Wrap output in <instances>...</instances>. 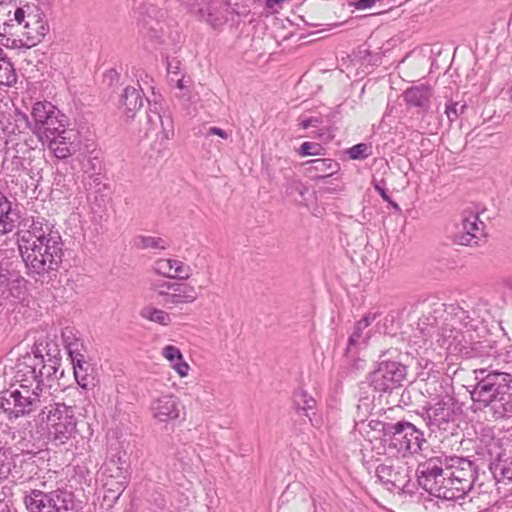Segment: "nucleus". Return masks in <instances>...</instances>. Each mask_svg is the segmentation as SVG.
<instances>
[{
    "label": "nucleus",
    "mask_w": 512,
    "mask_h": 512,
    "mask_svg": "<svg viewBox=\"0 0 512 512\" xmlns=\"http://www.w3.org/2000/svg\"><path fill=\"white\" fill-rule=\"evenodd\" d=\"M18 247L25 264L38 274L57 269L62 261V242L59 236L22 231Z\"/></svg>",
    "instance_id": "1"
},
{
    "label": "nucleus",
    "mask_w": 512,
    "mask_h": 512,
    "mask_svg": "<svg viewBox=\"0 0 512 512\" xmlns=\"http://www.w3.org/2000/svg\"><path fill=\"white\" fill-rule=\"evenodd\" d=\"M472 400L492 406L495 414L503 416L512 409V377L505 373L489 374L471 393Z\"/></svg>",
    "instance_id": "2"
},
{
    "label": "nucleus",
    "mask_w": 512,
    "mask_h": 512,
    "mask_svg": "<svg viewBox=\"0 0 512 512\" xmlns=\"http://www.w3.org/2000/svg\"><path fill=\"white\" fill-rule=\"evenodd\" d=\"M41 422L52 439L59 444H65L77 427L72 408L63 403L46 406L41 412Z\"/></svg>",
    "instance_id": "3"
},
{
    "label": "nucleus",
    "mask_w": 512,
    "mask_h": 512,
    "mask_svg": "<svg viewBox=\"0 0 512 512\" xmlns=\"http://www.w3.org/2000/svg\"><path fill=\"white\" fill-rule=\"evenodd\" d=\"M13 20L20 27V33L29 47L42 42L50 30L45 14L35 5L18 7L14 11Z\"/></svg>",
    "instance_id": "4"
},
{
    "label": "nucleus",
    "mask_w": 512,
    "mask_h": 512,
    "mask_svg": "<svg viewBox=\"0 0 512 512\" xmlns=\"http://www.w3.org/2000/svg\"><path fill=\"white\" fill-rule=\"evenodd\" d=\"M24 504L29 512H73L75 506L73 494L61 489L30 490L24 496Z\"/></svg>",
    "instance_id": "5"
},
{
    "label": "nucleus",
    "mask_w": 512,
    "mask_h": 512,
    "mask_svg": "<svg viewBox=\"0 0 512 512\" xmlns=\"http://www.w3.org/2000/svg\"><path fill=\"white\" fill-rule=\"evenodd\" d=\"M32 131L44 142V138H51L64 127V115L49 101L35 102L31 109Z\"/></svg>",
    "instance_id": "6"
},
{
    "label": "nucleus",
    "mask_w": 512,
    "mask_h": 512,
    "mask_svg": "<svg viewBox=\"0 0 512 512\" xmlns=\"http://www.w3.org/2000/svg\"><path fill=\"white\" fill-rule=\"evenodd\" d=\"M42 388L39 381L34 380L30 385L21 384L11 391L1 403L3 410L10 418H18L35 410L40 402Z\"/></svg>",
    "instance_id": "7"
},
{
    "label": "nucleus",
    "mask_w": 512,
    "mask_h": 512,
    "mask_svg": "<svg viewBox=\"0 0 512 512\" xmlns=\"http://www.w3.org/2000/svg\"><path fill=\"white\" fill-rule=\"evenodd\" d=\"M149 290L168 307L191 304L197 299V293L193 286L165 280L152 281Z\"/></svg>",
    "instance_id": "8"
},
{
    "label": "nucleus",
    "mask_w": 512,
    "mask_h": 512,
    "mask_svg": "<svg viewBox=\"0 0 512 512\" xmlns=\"http://www.w3.org/2000/svg\"><path fill=\"white\" fill-rule=\"evenodd\" d=\"M443 467L436 465L429 466L423 476V486L432 495L447 500L461 498L466 492H458L455 495L452 493L455 491L452 488H456L452 477H447Z\"/></svg>",
    "instance_id": "9"
},
{
    "label": "nucleus",
    "mask_w": 512,
    "mask_h": 512,
    "mask_svg": "<svg viewBox=\"0 0 512 512\" xmlns=\"http://www.w3.org/2000/svg\"><path fill=\"white\" fill-rule=\"evenodd\" d=\"M150 413L158 422H174L185 416L186 409L182 401L173 393L162 394L151 400Z\"/></svg>",
    "instance_id": "10"
},
{
    "label": "nucleus",
    "mask_w": 512,
    "mask_h": 512,
    "mask_svg": "<svg viewBox=\"0 0 512 512\" xmlns=\"http://www.w3.org/2000/svg\"><path fill=\"white\" fill-rule=\"evenodd\" d=\"M443 469L446 470L447 477H452L456 486V488H453L455 491L452 495L470 490L473 481V470L472 463L469 460L457 456L446 458Z\"/></svg>",
    "instance_id": "11"
},
{
    "label": "nucleus",
    "mask_w": 512,
    "mask_h": 512,
    "mask_svg": "<svg viewBox=\"0 0 512 512\" xmlns=\"http://www.w3.org/2000/svg\"><path fill=\"white\" fill-rule=\"evenodd\" d=\"M404 367L395 361L382 362L372 375V383L379 391L392 389L403 380Z\"/></svg>",
    "instance_id": "12"
},
{
    "label": "nucleus",
    "mask_w": 512,
    "mask_h": 512,
    "mask_svg": "<svg viewBox=\"0 0 512 512\" xmlns=\"http://www.w3.org/2000/svg\"><path fill=\"white\" fill-rule=\"evenodd\" d=\"M152 271L166 279L188 280L192 276L190 265L175 257H163L155 260Z\"/></svg>",
    "instance_id": "13"
},
{
    "label": "nucleus",
    "mask_w": 512,
    "mask_h": 512,
    "mask_svg": "<svg viewBox=\"0 0 512 512\" xmlns=\"http://www.w3.org/2000/svg\"><path fill=\"white\" fill-rule=\"evenodd\" d=\"M72 138V131L66 130L64 126L62 127V131H59L56 135H52L51 138H44V141L49 142L48 147L55 157L65 159L73 153Z\"/></svg>",
    "instance_id": "14"
},
{
    "label": "nucleus",
    "mask_w": 512,
    "mask_h": 512,
    "mask_svg": "<svg viewBox=\"0 0 512 512\" xmlns=\"http://www.w3.org/2000/svg\"><path fill=\"white\" fill-rule=\"evenodd\" d=\"M391 429L393 444L399 450H410L412 444L418 441V431L411 423H396Z\"/></svg>",
    "instance_id": "15"
},
{
    "label": "nucleus",
    "mask_w": 512,
    "mask_h": 512,
    "mask_svg": "<svg viewBox=\"0 0 512 512\" xmlns=\"http://www.w3.org/2000/svg\"><path fill=\"white\" fill-rule=\"evenodd\" d=\"M161 355L169 362L171 369L175 371L179 378L188 377L191 366L185 360L180 348L172 344L165 345L161 350Z\"/></svg>",
    "instance_id": "16"
},
{
    "label": "nucleus",
    "mask_w": 512,
    "mask_h": 512,
    "mask_svg": "<svg viewBox=\"0 0 512 512\" xmlns=\"http://www.w3.org/2000/svg\"><path fill=\"white\" fill-rule=\"evenodd\" d=\"M481 229L476 216L465 218L461 224V229L455 234L454 241L459 245H471L474 239L478 238Z\"/></svg>",
    "instance_id": "17"
},
{
    "label": "nucleus",
    "mask_w": 512,
    "mask_h": 512,
    "mask_svg": "<svg viewBox=\"0 0 512 512\" xmlns=\"http://www.w3.org/2000/svg\"><path fill=\"white\" fill-rule=\"evenodd\" d=\"M305 164L310 165L307 171L317 180L330 177L340 170L339 163L332 159H314L307 161Z\"/></svg>",
    "instance_id": "18"
},
{
    "label": "nucleus",
    "mask_w": 512,
    "mask_h": 512,
    "mask_svg": "<svg viewBox=\"0 0 512 512\" xmlns=\"http://www.w3.org/2000/svg\"><path fill=\"white\" fill-rule=\"evenodd\" d=\"M15 214L10 201L0 193V236L11 232L15 227Z\"/></svg>",
    "instance_id": "19"
},
{
    "label": "nucleus",
    "mask_w": 512,
    "mask_h": 512,
    "mask_svg": "<svg viewBox=\"0 0 512 512\" xmlns=\"http://www.w3.org/2000/svg\"><path fill=\"white\" fill-rule=\"evenodd\" d=\"M140 316L144 320L164 327L169 326L172 323V317L167 311L157 308L151 304L142 307L140 310Z\"/></svg>",
    "instance_id": "20"
},
{
    "label": "nucleus",
    "mask_w": 512,
    "mask_h": 512,
    "mask_svg": "<svg viewBox=\"0 0 512 512\" xmlns=\"http://www.w3.org/2000/svg\"><path fill=\"white\" fill-rule=\"evenodd\" d=\"M432 95L428 86L420 85L407 89L404 93V99L408 104L424 107L428 104Z\"/></svg>",
    "instance_id": "21"
},
{
    "label": "nucleus",
    "mask_w": 512,
    "mask_h": 512,
    "mask_svg": "<svg viewBox=\"0 0 512 512\" xmlns=\"http://www.w3.org/2000/svg\"><path fill=\"white\" fill-rule=\"evenodd\" d=\"M124 113L128 118H132L134 114L143 106L142 98L134 87H127L123 93Z\"/></svg>",
    "instance_id": "22"
},
{
    "label": "nucleus",
    "mask_w": 512,
    "mask_h": 512,
    "mask_svg": "<svg viewBox=\"0 0 512 512\" xmlns=\"http://www.w3.org/2000/svg\"><path fill=\"white\" fill-rule=\"evenodd\" d=\"M70 355H72V353H70ZM71 357L75 380L80 387L86 389L90 382V376L87 373L88 364L85 362L82 354Z\"/></svg>",
    "instance_id": "23"
},
{
    "label": "nucleus",
    "mask_w": 512,
    "mask_h": 512,
    "mask_svg": "<svg viewBox=\"0 0 512 512\" xmlns=\"http://www.w3.org/2000/svg\"><path fill=\"white\" fill-rule=\"evenodd\" d=\"M52 340L47 335H39L32 348L34 354V365L41 364L45 356L52 355Z\"/></svg>",
    "instance_id": "24"
},
{
    "label": "nucleus",
    "mask_w": 512,
    "mask_h": 512,
    "mask_svg": "<svg viewBox=\"0 0 512 512\" xmlns=\"http://www.w3.org/2000/svg\"><path fill=\"white\" fill-rule=\"evenodd\" d=\"M136 246L141 249L165 250L169 247L168 242L161 237L139 236L135 240Z\"/></svg>",
    "instance_id": "25"
},
{
    "label": "nucleus",
    "mask_w": 512,
    "mask_h": 512,
    "mask_svg": "<svg viewBox=\"0 0 512 512\" xmlns=\"http://www.w3.org/2000/svg\"><path fill=\"white\" fill-rule=\"evenodd\" d=\"M103 474L108 478H123V461L120 456L108 459L103 465Z\"/></svg>",
    "instance_id": "26"
},
{
    "label": "nucleus",
    "mask_w": 512,
    "mask_h": 512,
    "mask_svg": "<svg viewBox=\"0 0 512 512\" xmlns=\"http://www.w3.org/2000/svg\"><path fill=\"white\" fill-rule=\"evenodd\" d=\"M294 405L297 410H301L309 417V411L316 406L315 399L305 391H300L294 396Z\"/></svg>",
    "instance_id": "27"
},
{
    "label": "nucleus",
    "mask_w": 512,
    "mask_h": 512,
    "mask_svg": "<svg viewBox=\"0 0 512 512\" xmlns=\"http://www.w3.org/2000/svg\"><path fill=\"white\" fill-rule=\"evenodd\" d=\"M16 82V74L12 64L3 59L0 61V85L10 86Z\"/></svg>",
    "instance_id": "28"
},
{
    "label": "nucleus",
    "mask_w": 512,
    "mask_h": 512,
    "mask_svg": "<svg viewBox=\"0 0 512 512\" xmlns=\"http://www.w3.org/2000/svg\"><path fill=\"white\" fill-rule=\"evenodd\" d=\"M104 487L108 492L115 494V497L118 498L123 491L127 487V482L125 477L123 478H108L106 477Z\"/></svg>",
    "instance_id": "29"
},
{
    "label": "nucleus",
    "mask_w": 512,
    "mask_h": 512,
    "mask_svg": "<svg viewBox=\"0 0 512 512\" xmlns=\"http://www.w3.org/2000/svg\"><path fill=\"white\" fill-rule=\"evenodd\" d=\"M347 153L349 157L353 160H362L370 156L372 150L369 144L359 143L349 148Z\"/></svg>",
    "instance_id": "30"
},
{
    "label": "nucleus",
    "mask_w": 512,
    "mask_h": 512,
    "mask_svg": "<svg viewBox=\"0 0 512 512\" xmlns=\"http://www.w3.org/2000/svg\"><path fill=\"white\" fill-rule=\"evenodd\" d=\"M324 152V147L321 144L315 142H304L299 149V155L301 157L320 156L324 155Z\"/></svg>",
    "instance_id": "31"
},
{
    "label": "nucleus",
    "mask_w": 512,
    "mask_h": 512,
    "mask_svg": "<svg viewBox=\"0 0 512 512\" xmlns=\"http://www.w3.org/2000/svg\"><path fill=\"white\" fill-rule=\"evenodd\" d=\"M11 15V9L8 3L0 1V36H4L7 32L8 20Z\"/></svg>",
    "instance_id": "32"
},
{
    "label": "nucleus",
    "mask_w": 512,
    "mask_h": 512,
    "mask_svg": "<svg viewBox=\"0 0 512 512\" xmlns=\"http://www.w3.org/2000/svg\"><path fill=\"white\" fill-rule=\"evenodd\" d=\"M11 472L10 457L5 453L0 454V481L7 478Z\"/></svg>",
    "instance_id": "33"
},
{
    "label": "nucleus",
    "mask_w": 512,
    "mask_h": 512,
    "mask_svg": "<svg viewBox=\"0 0 512 512\" xmlns=\"http://www.w3.org/2000/svg\"><path fill=\"white\" fill-rule=\"evenodd\" d=\"M207 136H218L222 139H228L231 136V133L219 128V127H210L207 130Z\"/></svg>",
    "instance_id": "34"
},
{
    "label": "nucleus",
    "mask_w": 512,
    "mask_h": 512,
    "mask_svg": "<svg viewBox=\"0 0 512 512\" xmlns=\"http://www.w3.org/2000/svg\"><path fill=\"white\" fill-rule=\"evenodd\" d=\"M378 0H357L354 7L358 10L371 8Z\"/></svg>",
    "instance_id": "35"
},
{
    "label": "nucleus",
    "mask_w": 512,
    "mask_h": 512,
    "mask_svg": "<svg viewBox=\"0 0 512 512\" xmlns=\"http://www.w3.org/2000/svg\"><path fill=\"white\" fill-rule=\"evenodd\" d=\"M373 320H374V317H370L369 315H366L358 321V327L365 328V327L369 326Z\"/></svg>",
    "instance_id": "36"
},
{
    "label": "nucleus",
    "mask_w": 512,
    "mask_h": 512,
    "mask_svg": "<svg viewBox=\"0 0 512 512\" xmlns=\"http://www.w3.org/2000/svg\"><path fill=\"white\" fill-rule=\"evenodd\" d=\"M283 0H266V3L269 7H273L275 4L282 2Z\"/></svg>",
    "instance_id": "37"
},
{
    "label": "nucleus",
    "mask_w": 512,
    "mask_h": 512,
    "mask_svg": "<svg viewBox=\"0 0 512 512\" xmlns=\"http://www.w3.org/2000/svg\"><path fill=\"white\" fill-rule=\"evenodd\" d=\"M507 94H508L509 101L512 102V84L509 86V88L507 90Z\"/></svg>",
    "instance_id": "38"
},
{
    "label": "nucleus",
    "mask_w": 512,
    "mask_h": 512,
    "mask_svg": "<svg viewBox=\"0 0 512 512\" xmlns=\"http://www.w3.org/2000/svg\"><path fill=\"white\" fill-rule=\"evenodd\" d=\"M0 512H10L8 508L4 505H0Z\"/></svg>",
    "instance_id": "39"
},
{
    "label": "nucleus",
    "mask_w": 512,
    "mask_h": 512,
    "mask_svg": "<svg viewBox=\"0 0 512 512\" xmlns=\"http://www.w3.org/2000/svg\"><path fill=\"white\" fill-rule=\"evenodd\" d=\"M381 195H382L384 200H386V201L389 200L388 196L386 195V193L383 190H381Z\"/></svg>",
    "instance_id": "40"
},
{
    "label": "nucleus",
    "mask_w": 512,
    "mask_h": 512,
    "mask_svg": "<svg viewBox=\"0 0 512 512\" xmlns=\"http://www.w3.org/2000/svg\"><path fill=\"white\" fill-rule=\"evenodd\" d=\"M4 58L2 57V49L0 48V61L3 60Z\"/></svg>",
    "instance_id": "41"
},
{
    "label": "nucleus",
    "mask_w": 512,
    "mask_h": 512,
    "mask_svg": "<svg viewBox=\"0 0 512 512\" xmlns=\"http://www.w3.org/2000/svg\"><path fill=\"white\" fill-rule=\"evenodd\" d=\"M307 126H308L307 123H305V122L302 123L303 128H306Z\"/></svg>",
    "instance_id": "42"
}]
</instances>
